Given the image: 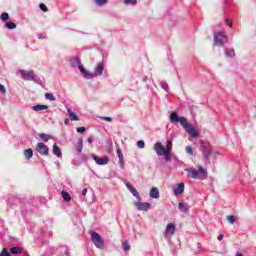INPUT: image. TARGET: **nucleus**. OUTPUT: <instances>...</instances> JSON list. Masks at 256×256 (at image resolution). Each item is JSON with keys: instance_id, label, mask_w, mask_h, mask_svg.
<instances>
[{"instance_id": "30", "label": "nucleus", "mask_w": 256, "mask_h": 256, "mask_svg": "<svg viewBox=\"0 0 256 256\" xmlns=\"http://www.w3.org/2000/svg\"><path fill=\"white\" fill-rule=\"evenodd\" d=\"M40 139H42V141H44L45 143H47V141H49V139H51V135H47L45 133H40L39 134Z\"/></svg>"}, {"instance_id": "6", "label": "nucleus", "mask_w": 256, "mask_h": 256, "mask_svg": "<svg viewBox=\"0 0 256 256\" xmlns=\"http://www.w3.org/2000/svg\"><path fill=\"white\" fill-rule=\"evenodd\" d=\"M19 73L22 79H24V81H35V77H37V75H35V72H33V70L31 71L19 70Z\"/></svg>"}, {"instance_id": "41", "label": "nucleus", "mask_w": 256, "mask_h": 256, "mask_svg": "<svg viewBox=\"0 0 256 256\" xmlns=\"http://www.w3.org/2000/svg\"><path fill=\"white\" fill-rule=\"evenodd\" d=\"M39 8L41 9V11H43L44 13H47V11H49V9L47 8V6L43 3H41L39 5Z\"/></svg>"}, {"instance_id": "42", "label": "nucleus", "mask_w": 256, "mask_h": 256, "mask_svg": "<svg viewBox=\"0 0 256 256\" xmlns=\"http://www.w3.org/2000/svg\"><path fill=\"white\" fill-rule=\"evenodd\" d=\"M76 131H77V133L83 134V133H85V131H87V128H85V127H78V128H76Z\"/></svg>"}, {"instance_id": "46", "label": "nucleus", "mask_w": 256, "mask_h": 256, "mask_svg": "<svg viewBox=\"0 0 256 256\" xmlns=\"http://www.w3.org/2000/svg\"><path fill=\"white\" fill-rule=\"evenodd\" d=\"M100 119H102L103 121H108V122L113 121V118H111V117H100Z\"/></svg>"}, {"instance_id": "22", "label": "nucleus", "mask_w": 256, "mask_h": 256, "mask_svg": "<svg viewBox=\"0 0 256 256\" xmlns=\"http://www.w3.org/2000/svg\"><path fill=\"white\" fill-rule=\"evenodd\" d=\"M181 119V117H179V115L177 114V112H172L170 114V121L171 123H179V120Z\"/></svg>"}, {"instance_id": "39", "label": "nucleus", "mask_w": 256, "mask_h": 256, "mask_svg": "<svg viewBox=\"0 0 256 256\" xmlns=\"http://www.w3.org/2000/svg\"><path fill=\"white\" fill-rule=\"evenodd\" d=\"M137 147H139V149H145V141L139 140L137 142Z\"/></svg>"}, {"instance_id": "26", "label": "nucleus", "mask_w": 256, "mask_h": 256, "mask_svg": "<svg viewBox=\"0 0 256 256\" xmlns=\"http://www.w3.org/2000/svg\"><path fill=\"white\" fill-rule=\"evenodd\" d=\"M62 197L66 203H69V201H71V194H69V192L65 190L62 191Z\"/></svg>"}, {"instance_id": "34", "label": "nucleus", "mask_w": 256, "mask_h": 256, "mask_svg": "<svg viewBox=\"0 0 256 256\" xmlns=\"http://www.w3.org/2000/svg\"><path fill=\"white\" fill-rule=\"evenodd\" d=\"M1 21H7L9 19V13L3 12L0 16Z\"/></svg>"}, {"instance_id": "19", "label": "nucleus", "mask_w": 256, "mask_h": 256, "mask_svg": "<svg viewBox=\"0 0 256 256\" xmlns=\"http://www.w3.org/2000/svg\"><path fill=\"white\" fill-rule=\"evenodd\" d=\"M151 199H159V189L157 187H153L150 190Z\"/></svg>"}, {"instance_id": "38", "label": "nucleus", "mask_w": 256, "mask_h": 256, "mask_svg": "<svg viewBox=\"0 0 256 256\" xmlns=\"http://www.w3.org/2000/svg\"><path fill=\"white\" fill-rule=\"evenodd\" d=\"M124 3H125L126 5L135 6V5H137V0H124Z\"/></svg>"}, {"instance_id": "12", "label": "nucleus", "mask_w": 256, "mask_h": 256, "mask_svg": "<svg viewBox=\"0 0 256 256\" xmlns=\"http://www.w3.org/2000/svg\"><path fill=\"white\" fill-rule=\"evenodd\" d=\"M185 131L188 133V135H190V137H192V139H197V137H199V132H197L195 127L192 125H190Z\"/></svg>"}, {"instance_id": "4", "label": "nucleus", "mask_w": 256, "mask_h": 256, "mask_svg": "<svg viewBox=\"0 0 256 256\" xmlns=\"http://www.w3.org/2000/svg\"><path fill=\"white\" fill-rule=\"evenodd\" d=\"M200 151L203 155L205 165H211V160L209 158V157H211V155H213V150L211 149V146L201 144L200 145Z\"/></svg>"}, {"instance_id": "27", "label": "nucleus", "mask_w": 256, "mask_h": 256, "mask_svg": "<svg viewBox=\"0 0 256 256\" xmlns=\"http://www.w3.org/2000/svg\"><path fill=\"white\" fill-rule=\"evenodd\" d=\"M25 159H31L33 157V149L28 148L24 151Z\"/></svg>"}, {"instance_id": "21", "label": "nucleus", "mask_w": 256, "mask_h": 256, "mask_svg": "<svg viewBox=\"0 0 256 256\" xmlns=\"http://www.w3.org/2000/svg\"><path fill=\"white\" fill-rule=\"evenodd\" d=\"M67 113H68L71 121H79V116H77V114H75L73 111H71V108L67 109Z\"/></svg>"}, {"instance_id": "35", "label": "nucleus", "mask_w": 256, "mask_h": 256, "mask_svg": "<svg viewBox=\"0 0 256 256\" xmlns=\"http://www.w3.org/2000/svg\"><path fill=\"white\" fill-rule=\"evenodd\" d=\"M6 27H7V29H16L17 28V24H15L13 22H7L6 23Z\"/></svg>"}, {"instance_id": "25", "label": "nucleus", "mask_w": 256, "mask_h": 256, "mask_svg": "<svg viewBox=\"0 0 256 256\" xmlns=\"http://www.w3.org/2000/svg\"><path fill=\"white\" fill-rule=\"evenodd\" d=\"M224 53L226 57H235V49L233 48L232 49L225 48Z\"/></svg>"}, {"instance_id": "33", "label": "nucleus", "mask_w": 256, "mask_h": 256, "mask_svg": "<svg viewBox=\"0 0 256 256\" xmlns=\"http://www.w3.org/2000/svg\"><path fill=\"white\" fill-rule=\"evenodd\" d=\"M45 99H48V101H55V95H53L52 93H46L45 94Z\"/></svg>"}, {"instance_id": "2", "label": "nucleus", "mask_w": 256, "mask_h": 256, "mask_svg": "<svg viewBox=\"0 0 256 256\" xmlns=\"http://www.w3.org/2000/svg\"><path fill=\"white\" fill-rule=\"evenodd\" d=\"M186 171L192 179H207V170L203 166H198V171L195 168H188Z\"/></svg>"}, {"instance_id": "47", "label": "nucleus", "mask_w": 256, "mask_h": 256, "mask_svg": "<svg viewBox=\"0 0 256 256\" xmlns=\"http://www.w3.org/2000/svg\"><path fill=\"white\" fill-rule=\"evenodd\" d=\"M226 25H228V27H233V23H231V20L226 19Z\"/></svg>"}, {"instance_id": "45", "label": "nucleus", "mask_w": 256, "mask_h": 256, "mask_svg": "<svg viewBox=\"0 0 256 256\" xmlns=\"http://www.w3.org/2000/svg\"><path fill=\"white\" fill-rule=\"evenodd\" d=\"M38 39H47V34H43V33L38 34Z\"/></svg>"}, {"instance_id": "9", "label": "nucleus", "mask_w": 256, "mask_h": 256, "mask_svg": "<svg viewBox=\"0 0 256 256\" xmlns=\"http://www.w3.org/2000/svg\"><path fill=\"white\" fill-rule=\"evenodd\" d=\"M105 70V64L103 62H99L94 69V77H100L103 75V71Z\"/></svg>"}, {"instance_id": "31", "label": "nucleus", "mask_w": 256, "mask_h": 256, "mask_svg": "<svg viewBox=\"0 0 256 256\" xmlns=\"http://www.w3.org/2000/svg\"><path fill=\"white\" fill-rule=\"evenodd\" d=\"M109 0H94V3H96V5L98 7H103V5H107Z\"/></svg>"}, {"instance_id": "40", "label": "nucleus", "mask_w": 256, "mask_h": 256, "mask_svg": "<svg viewBox=\"0 0 256 256\" xmlns=\"http://www.w3.org/2000/svg\"><path fill=\"white\" fill-rule=\"evenodd\" d=\"M0 256H11V254L9 253V251H7V248H3Z\"/></svg>"}, {"instance_id": "24", "label": "nucleus", "mask_w": 256, "mask_h": 256, "mask_svg": "<svg viewBox=\"0 0 256 256\" xmlns=\"http://www.w3.org/2000/svg\"><path fill=\"white\" fill-rule=\"evenodd\" d=\"M32 109L33 111H44V109H49V106L38 104L33 106Z\"/></svg>"}, {"instance_id": "11", "label": "nucleus", "mask_w": 256, "mask_h": 256, "mask_svg": "<svg viewBox=\"0 0 256 256\" xmlns=\"http://www.w3.org/2000/svg\"><path fill=\"white\" fill-rule=\"evenodd\" d=\"M126 187L130 191V193H132V195L136 197V199H138V201H141V195H139V192L137 191V189H135V187H133V185H131V183L127 182Z\"/></svg>"}, {"instance_id": "48", "label": "nucleus", "mask_w": 256, "mask_h": 256, "mask_svg": "<svg viewBox=\"0 0 256 256\" xmlns=\"http://www.w3.org/2000/svg\"><path fill=\"white\" fill-rule=\"evenodd\" d=\"M85 195H87V188H84V189L82 190V196L85 197Z\"/></svg>"}, {"instance_id": "7", "label": "nucleus", "mask_w": 256, "mask_h": 256, "mask_svg": "<svg viewBox=\"0 0 256 256\" xmlns=\"http://www.w3.org/2000/svg\"><path fill=\"white\" fill-rule=\"evenodd\" d=\"M35 151H37V153L43 155L44 157H47V155H49V147H47V145L42 142H39L36 145Z\"/></svg>"}, {"instance_id": "8", "label": "nucleus", "mask_w": 256, "mask_h": 256, "mask_svg": "<svg viewBox=\"0 0 256 256\" xmlns=\"http://www.w3.org/2000/svg\"><path fill=\"white\" fill-rule=\"evenodd\" d=\"M135 207L138 211H149L151 209V203L149 202H136Z\"/></svg>"}, {"instance_id": "20", "label": "nucleus", "mask_w": 256, "mask_h": 256, "mask_svg": "<svg viewBox=\"0 0 256 256\" xmlns=\"http://www.w3.org/2000/svg\"><path fill=\"white\" fill-rule=\"evenodd\" d=\"M75 149H76L78 155H81V153L83 151V138H80L78 140V143L76 144Z\"/></svg>"}, {"instance_id": "18", "label": "nucleus", "mask_w": 256, "mask_h": 256, "mask_svg": "<svg viewBox=\"0 0 256 256\" xmlns=\"http://www.w3.org/2000/svg\"><path fill=\"white\" fill-rule=\"evenodd\" d=\"M52 151L56 155V157H58L59 159H61L63 157V153L61 152V148H59V146H57V144L53 145Z\"/></svg>"}, {"instance_id": "14", "label": "nucleus", "mask_w": 256, "mask_h": 256, "mask_svg": "<svg viewBox=\"0 0 256 256\" xmlns=\"http://www.w3.org/2000/svg\"><path fill=\"white\" fill-rule=\"evenodd\" d=\"M118 159H119V165L121 167V169H125V158L123 157V153L121 152V148H118L116 150Z\"/></svg>"}, {"instance_id": "15", "label": "nucleus", "mask_w": 256, "mask_h": 256, "mask_svg": "<svg viewBox=\"0 0 256 256\" xmlns=\"http://www.w3.org/2000/svg\"><path fill=\"white\" fill-rule=\"evenodd\" d=\"M178 209L181 211V213H189V209H191V206L185 202H179Z\"/></svg>"}, {"instance_id": "16", "label": "nucleus", "mask_w": 256, "mask_h": 256, "mask_svg": "<svg viewBox=\"0 0 256 256\" xmlns=\"http://www.w3.org/2000/svg\"><path fill=\"white\" fill-rule=\"evenodd\" d=\"M72 67H76L78 66V69L80 71V73L82 74L85 71V67H83V64H81V59L80 58H75L74 59V63H71Z\"/></svg>"}, {"instance_id": "17", "label": "nucleus", "mask_w": 256, "mask_h": 256, "mask_svg": "<svg viewBox=\"0 0 256 256\" xmlns=\"http://www.w3.org/2000/svg\"><path fill=\"white\" fill-rule=\"evenodd\" d=\"M165 235H166V237H168V235H169V236L175 235V224L169 223V224L166 226Z\"/></svg>"}, {"instance_id": "13", "label": "nucleus", "mask_w": 256, "mask_h": 256, "mask_svg": "<svg viewBox=\"0 0 256 256\" xmlns=\"http://www.w3.org/2000/svg\"><path fill=\"white\" fill-rule=\"evenodd\" d=\"M185 192V184L179 183L176 188H174V195L175 197H179V195H183Z\"/></svg>"}, {"instance_id": "1", "label": "nucleus", "mask_w": 256, "mask_h": 256, "mask_svg": "<svg viewBox=\"0 0 256 256\" xmlns=\"http://www.w3.org/2000/svg\"><path fill=\"white\" fill-rule=\"evenodd\" d=\"M171 149H173V142L171 140L167 141L166 148L161 142H157L154 144V150L156 151L157 155L163 156L165 158V161L168 163H171Z\"/></svg>"}, {"instance_id": "43", "label": "nucleus", "mask_w": 256, "mask_h": 256, "mask_svg": "<svg viewBox=\"0 0 256 256\" xmlns=\"http://www.w3.org/2000/svg\"><path fill=\"white\" fill-rule=\"evenodd\" d=\"M186 153H188V155H193V148L191 146H187Z\"/></svg>"}, {"instance_id": "49", "label": "nucleus", "mask_w": 256, "mask_h": 256, "mask_svg": "<svg viewBox=\"0 0 256 256\" xmlns=\"http://www.w3.org/2000/svg\"><path fill=\"white\" fill-rule=\"evenodd\" d=\"M223 234H220L219 236H218V241H223Z\"/></svg>"}, {"instance_id": "32", "label": "nucleus", "mask_w": 256, "mask_h": 256, "mask_svg": "<svg viewBox=\"0 0 256 256\" xmlns=\"http://www.w3.org/2000/svg\"><path fill=\"white\" fill-rule=\"evenodd\" d=\"M122 247L124 251H129L131 249V245H129V242H127V240L122 242Z\"/></svg>"}, {"instance_id": "3", "label": "nucleus", "mask_w": 256, "mask_h": 256, "mask_svg": "<svg viewBox=\"0 0 256 256\" xmlns=\"http://www.w3.org/2000/svg\"><path fill=\"white\" fill-rule=\"evenodd\" d=\"M225 43H229V37L225 35V32H214V45L218 47H224Z\"/></svg>"}, {"instance_id": "10", "label": "nucleus", "mask_w": 256, "mask_h": 256, "mask_svg": "<svg viewBox=\"0 0 256 256\" xmlns=\"http://www.w3.org/2000/svg\"><path fill=\"white\" fill-rule=\"evenodd\" d=\"M92 158L94 159L97 165H107V163H109V157L107 156L99 158V156L97 155H92Z\"/></svg>"}, {"instance_id": "50", "label": "nucleus", "mask_w": 256, "mask_h": 256, "mask_svg": "<svg viewBox=\"0 0 256 256\" xmlns=\"http://www.w3.org/2000/svg\"><path fill=\"white\" fill-rule=\"evenodd\" d=\"M64 124H65V125H69V118H66V119L64 120Z\"/></svg>"}, {"instance_id": "5", "label": "nucleus", "mask_w": 256, "mask_h": 256, "mask_svg": "<svg viewBox=\"0 0 256 256\" xmlns=\"http://www.w3.org/2000/svg\"><path fill=\"white\" fill-rule=\"evenodd\" d=\"M90 235L91 241L92 243H94L95 247H97L98 249H103V247H105V240H103V237H101L99 233L95 231H90Z\"/></svg>"}, {"instance_id": "36", "label": "nucleus", "mask_w": 256, "mask_h": 256, "mask_svg": "<svg viewBox=\"0 0 256 256\" xmlns=\"http://www.w3.org/2000/svg\"><path fill=\"white\" fill-rule=\"evenodd\" d=\"M160 85H161L162 89H164V91H169V84H167V82L161 81Z\"/></svg>"}, {"instance_id": "37", "label": "nucleus", "mask_w": 256, "mask_h": 256, "mask_svg": "<svg viewBox=\"0 0 256 256\" xmlns=\"http://www.w3.org/2000/svg\"><path fill=\"white\" fill-rule=\"evenodd\" d=\"M227 221H229V223H231L233 225V223H235V221H237V217H235L233 215H229V216H227Z\"/></svg>"}, {"instance_id": "51", "label": "nucleus", "mask_w": 256, "mask_h": 256, "mask_svg": "<svg viewBox=\"0 0 256 256\" xmlns=\"http://www.w3.org/2000/svg\"><path fill=\"white\" fill-rule=\"evenodd\" d=\"M88 143L91 145V143H93V138L92 137H89L88 138Z\"/></svg>"}, {"instance_id": "29", "label": "nucleus", "mask_w": 256, "mask_h": 256, "mask_svg": "<svg viewBox=\"0 0 256 256\" xmlns=\"http://www.w3.org/2000/svg\"><path fill=\"white\" fill-rule=\"evenodd\" d=\"M84 79H93V77H95L94 74H91V72L85 70L82 74H81Z\"/></svg>"}, {"instance_id": "23", "label": "nucleus", "mask_w": 256, "mask_h": 256, "mask_svg": "<svg viewBox=\"0 0 256 256\" xmlns=\"http://www.w3.org/2000/svg\"><path fill=\"white\" fill-rule=\"evenodd\" d=\"M178 122L182 125V127H184V129L186 130L187 128L190 127L191 124H189V122H187V118L181 116L180 120H178Z\"/></svg>"}, {"instance_id": "28", "label": "nucleus", "mask_w": 256, "mask_h": 256, "mask_svg": "<svg viewBox=\"0 0 256 256\" xmlns=\"http://www.w3.org/2000/svg\"><path fill=\"white\" fill-rule=\"evenodd\" d=\"M10 253L12 255H19L20 253H23V250H21V248H19V247H12L10 249Z\"/></svg>"}, {"instance_id": "44", "label": "nucleus", "mask_w": 256, "mask_h": 256, "mask_svg": "<svg viewBox=\"0 0 256 256\" xmlns=\"http://www.w3.org/2000/svg\"><path fill=\"white\" fill-rule=\"evenodd\" d=\"M0 92L1 93H7V89H5V86H3V84H0Z\"/></svg>"}, {"instance_id": "52", "label": "nucleus", "mask_w": 256, "mask_h": 256, "mask_svg": "<svg viewBox=\"0 0 256 256\" xmlns=\"http://www.w3.org/2000/svg\"><path fill=\"white\" fill-rule=\"evenodd\" d=\"M147 79H148L147 76H144L143 79H142V81H143L144 83H146Z\"/></svg>"}]
</instances>
